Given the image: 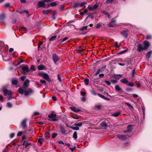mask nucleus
<instances>
[{"instance_id":"20","label":"nucleus","mask_w":152,"mask_h":152,"mask_svg":"<svg viewBox=\"0 0 152 152\" xmlns=\"http://www.w3.org/2000/svg\"><path fill=\"white\" fill-rule=\"evenodd\" d=\"M70 109H71V110L76 113H78V112H79L80 111V110L79 109H77L75 107H71L70 108Z\"/></svg>"},{"instance_id":"41","label":"nucleus","mask_w":152,"mask_h":152,"mask_svg":"<svg viewBox=\"0 0 152 152\" xmlns=\"http://www.w3.org/2000/svg\"><path fill=\"white\" fill-rule=\"evenodd\" d=\"M84 82L86 83V85H87L88 84L89 79L87 78L85 79L84 80Z\"/></svg>"},{"instance_id":"22","label":"nucleus","mask_w":152,"mask_h":152,"mask_svg":"<svg viewBox=\"0 0 152 152\" xmlns=\"http://www.w3.org/2000/svg\"><path fill=\"white\" fill-rule=\"evenodd\" d=\"M61 132L63 134H65L66 131L64 127L62 126H60L59 127Z\"/></svg>"},{"instance_id":"40","label":"nucleus","mask_w":152,"mask_h":152,"mask_svg":"<svg viewBox=\"0 0 152 152\" xmlns=\"http://www.w3.org/2000/svg\"><path fill=\"white\" fill-rule=\"evenodd\" d=\"M90 91L92 94H93L95 96L97 94L95 91L93 89L91 90Z\"/></svg>"},{"instance_id":"28","label":"nucleus","mask_w":152,"mask_h":152,"mask_svg":"<svg viewBox=\"0 0 152 152\" xmlns=\"http://www.w3.org/2000/svg\"><path fill=\"white\" fill-rule=\"evenodd\" d=\"M44 137L40 138L38 139V142L40 144H42V141L44 140Z\"/></svg>"},{"instance_id":"54","label":"nucleus","mask_w":152,"mask_h":152,"mask_svg":"<svg viewBox=\"0 0 152 152\" xmlns=\"http://www.w3.org/2000/svg\"><path fill=\"white\" fill-rule=\"evenodd\" d=\"M40 82L41 83L44 84L45 85L46 84V82L44 80H40Z\"/></svg>"},{"instance_id":"2","label":"nucleus","mask_w":152,"mask_h":152,"mask_svg":"<svg viewBox=\"0 0 152 152\" xmlns=\"http://www.w3.org/2000/svg\"><path fill=\"white\" fill-rule=\"evenodd\" d=\"M32 92V90L31 88H29L27 90H25L22 88L20 87V93L22 94H24L26 96H27Z\"/></svg>"},{"instance_id":"60","label":"nucleus","mask_w":152,"mask_h":152,"mask_svg":"<svg viewBox=\"0 0 152 152\" xmlns=\"http://www.w3.org/2000/svg\"><path fill=\"white\" fill-rule=\"evenodd\" d=\"M111 82L113 83H116L117 82V81L115 80L112 79L111 80Z\"/></svg>"},{"instance_id":"51","label":"nucleus","mask_w":152,"mask_h":152,"mask_svg":"<svg viewBox=\"0 0 152 152\" xmlns=\"http://www.w3.org/2000/svg\"><path fill=\"white\" fill-rule=\"evenodd\" d=\"M86 4V3L85 2H82L81 3H80V7H82Z\"/></svg>"},{"instance_id":"43","label":"nucleus","mask_w":152,"mask_h":152,"mask_svg":"<svg viewBox=\"0 0 152 152\" xmlns=\"http://www.w3.org/2000/svg\"><path fill=\"white\" fill-rule=\"evenodd\" d=\"M24 13H28V11L27 10H23L21 12L20 11V14H23Z\"/></svg>"},{"instance_id":"61","label":"nucleus","mask_w":152,"mask_h":152,"mask_svg":"<svg viewBox=\"0 0 152 152\" xmlns=\"http://www.w3.org/2000/svg\"><path fill=\"white\" fill-rule=\"evenodd\" d=\"M101 26V25L99 23H98L97 24L96 28H99Z\"/></svg>"},{"instance_id":"63","label":"nucleus","mask_w":152,"mask_h":152,"mask_svg":"<svg viewBox=\"0 0 152 152\" xmlns=\"http://www.w3.org/2000/svg\"><path fill=\"white\" fill-rule=\"evenodd\" d=\"M88 8L90 10H94V9H93V7L90 6L89 5H88Z\"/></svg>"},{"instance_id":"48","label":"nucleus","mask_w":152,"mask_h":152,"mask_svg":"<svg viewBox=\"0 0 152 152\" xmlns=\"http://www.w3.org/2000/svg\"><path fill=\"white\" fill-rule=\"evenodd\" d=\"M30 69L31 70L33 71H35V67L34 65H32L31 66V67H30Z\"/></svg>"},{"instance_id":"10","label":"nucleus","mask_w":152,"mask_h":152,"mask_svg":"<svg viewBox=\"0 0 152 152\" xmlns=\"http://www.w3.org/2000/svg\"><path fill=\"white\" fill-rule=\"evenodd\" d=\"M117 137L120 140H126L127 139V138L128 137V136H127V135H117Z\"/></svg>"},{"instance_id":"27","label":"nucleus","mask_w":152,"mask_h":152,"mask_svg":"<svg viewBox=\"0 0 152 152\" xmlns=\"http://www.w3.org/2000/svg\"><path fill=\"white\" fill-rule=\"evenodd\" d=\"M115 88L117 91H122V89L118 85H116L115 86Z\"/></svg>"},{"instance_id":"29","label":"nucleus","mask_w":152,"mask_h":152,"mask_svg":"<svg viewBox=\"0 0 152 152\" xmlns=\"http://www.w3.org/2000/svg\"><path fill=\"white\" fill-rule=\"evenodd\" d=\"M102 13L106 15H107V17L109 18H110V14L108 13V12L106 11H102Z\"/></svg>"},{"instance_id":"39","label":"nucleus","mask_w":152,"mask_h":152,"mask_svg":"<svg viewBox=\"0 0 152 152\" xmlns=\"http://www.w3.org/2000/svg\"><path fill=\"white\" fill-rule=\"evenodd\" d=\"M7 107L9 108H11L12 106V104L10 102H7Z\"/></svg>"},{"instance_id":"13","label":"nucleus","mask_w":152,"mask_h":152,"mask_svg":"<svg viewBox=\"0 0 152 152\" xmlns=\"http://www.w3.org/2000/svg\"><path fill=\"white\" fill-rule=\"evenodd\" d=\"M138 48L137 49V50L139 52H140L143 50H145V49H144V47H143V46L140 44L138 45Z\"/></svg>"},{"instance_id":"50","label":"nucleus","mask_w":152,"mask_h":152,"mask_svg":"<svg viewBox=\"0 0 152 152\" xmlns=\"http://www.w3.org/2000/svg\"><path fill=\"white\" fill-rule=\"evenodd\" d=\"M127 86H130L131 87H132L134 86V84L132 83H131L130 82H128V83H127Z\"/></svg>"},{"instance_id":"7","label":"nucleus","mask_w":152,"mask_h":152,"mask_svg":"<svg viewBox=\"0 0 152 152\" xmlns=\"http://www.w3.org/2000/svg\"><path fill=\"white\" fill-rule=\"evenodd\" d=\"M4 95L5 96H7L8 95L9 96H11L12 94V92L10 90H8L7 89H5L3 90Z\"/></svg>"},{"instance_id":"42","label":"nucleus","mask_w":152,"mask_h":152,"mask_svg":"<svg viewBox=\"0 0 152 152\" xmlns=\"http://www.w3.org/2000/svg\"><path fill=\"white\" fill-rule=\"evenodd\" d=\"M88 26H83L80 28V31H83L84 30H86L87 29Z\"/></svg>"},{"instance_id":"11","label":"nucleus","mask_w":152,"mask_h":152,"mask_svg":"<svg viewBox=\"0 0 152 152\" xmlns=\"http://www.w3.org/2000/svg\"><path fill=\"white\" fill-rule=\"evenodd\" d=\"M29 83L30 81L28 79H26L23 84V86L25 88L28 87L29 86Z\"/></svg>"},{"instance_id":"53","label":"nucleus","mask_w":152,"mask_h":152,"mask_svg":"<svg viewBox=\"0 0 152 152\" xmlns=\"http://www.w3.org/2000/svg\"><path fill=\"white\" fill-rule=\"evenodd\" d=\"M99 6L97 4H94V5L93 6V9H94V10L95 9L97 8Z\"/></svg>"},{"instance_id":"58","label":"nucleus","mask_w":152,"mask_h":152,"mask_svg":"<svg viewBox=\"0 0 152 152\" xmlns=\"http://www.w3.org/2000/svg\"><path fill=\"white\" fill-rule=\"evenodd\" d=\"M68 39H69L68 37H65L61 40V42H64L66 40Z\"/></svg>"},{"instance_id":"6","label":"nucleus","mask_w":152,"mask_h":152,"mask_svg":"<svg viewBox=\"0 0 152 152\" xmlns=\"http://www.w3.org/2000/svg\"><path fill=\"white\" fill-rule=\"evenodd\" d=\"M30 70L27 66H24L22 67L21 72L23 74H26V73L28 72Z\"/></svg>"},{"instance_id":"25","label":"nucleus","mask_w":152,"mask_h":152,"mask_svg":"<svg viewBox=\"0 0 152 152\" xmlns=\"http://www.w3.org/2000/svg\"><path fill=\"white\" fill-rule=\"evenodd\" d=\"M121 113L120 111L116 112L115 113H114L112 115L113 116L117 117L119 115H120Z\"/></svg>"},{"instance_id":"17","label":"nucleus","mask_w":152,"mask_h":152,"mask_svg":"<svg viewBox=\"0 0 152 152\" xmlns=\"http://www.w3.org/2000/svg\"><path fill=\"white\" fill-rule=\"evenodd\" d=\"M116 25V21L115 20H113L110 22L108 24V27H111Z\"/></svg>"},{"instance_id":"31","label":"nucleus","mask_w":152,"mask_h":152,"mask_svg":"<svg viewBox=\"0 0 152 152\" xmlns=\"http://www.w3.org/2000/svg\"><path fill=\"white\" fill-rule=\"evenodd\" d=\"M38 68L39 70H43L45 69V66L42 65H40L38 66Z\"/></svg>"},{"instance_id":"37","label":"nucleus","mask_w":152,"mask_h":152,"mask_svg":"<svg viewBox=\"0 0 152 152\" xmlns=\"http://www.w3.org/2000/svg\"><path fill=\"white\" fill-rule=\"evenodd\" d=\"M71 128L73 130H78L79 129V128L78 127H75V126H72V127H71Z\"/></svg>"},{"instance_id":"62","label":"nucleus","mask_w":152,"mask_h":152,"mask_svg":"<svg viewBox=\"0 0 152 152\" xmlns=\"http://www.w3.org/2000/svg\"><path fill=\"white\" fill-rule=\"evenodd\" d=\"M81 100L82 101L84 102L86 101V98L85 97H83L81 98Z\"/></svg>"},{"instance_id":"8","label":"nucleus","mask_w":152,"mask_h":152,"mask_svg":"<svg viewBox=\"0 0 152 152\" xmlns=\"http://www.w3.org/2000/svg\"><path fill=\"white\" fill-rule=\"evenodd\" d=\"M53 59L55 63H56L59 60V58L56 53H53Z\"/></svg>"},{"instance_id":"18","label":"nucleus","mask_w":152,"mask_h":152,"mask_svg":"<svg viewBox=\"0 0 152 152\" xmlns=\"http://www.w3.org/2000/svg\"><path fill=\"white\" fill-rule=\"evenodd\" d=\"M120 81L121 83H124V84H125L126 85H127L128 82V81L127 80V78H125L121 80Z\"/></svg>"},{"instance_id":"1","label":"nucleus","mask_w":152,"mask_h":152,"mask_svg":"<svg viewBox=\"0 0 152 152\" xmlns=\"http://www.w3.org/2000/svg\"><path fill=\"white\" fill-rule=\"evenodd\" d=\"M27 137L26 136L23 135L21 136V140L20 142L23 145L25 146V148L27 147L28 146L31 144L30 143H28L25 140L27 139Z\"/></svg>"},{"instance_id":"12","label":"nucleus","mask_w":152,"mask_h":152,"mask_svg":"<svg viewBox=\"0 0 152 152\" xmlns=\"http://www.w3.org/2000/svg\"><path fill=\"white\" fill-rule=\"evenodd\" d=\"M121 35L124 38H126L128 36L127 31V30H124L121 32Z\"/></svg>"},{"instance_id":"55","label":"nucleus","mask_w":152,"mask_h":152,"mask_svg":"<svg viewBox=\"0 0 152 152\" xmlns=\"http://www.w3.org/2000/svg\"><path fill=\"white\" fill-rule=\"evenodd\" d=\"M56 3L55 2H51L50 4V5L51 6H55L56 5Z\"/></svg>"},{"instance_id":"16","label":"nucleus","mask_w":152,"mask_h":152,"mask_svg":"<svg viewBox=\"0 0 152 152\" xmlns=\"http://www.w3.org/2000/svg\"><path fill=\"white\" fill-rule=\"evenodd\" d=\"M100 126L104 129H106L107 126V124L105 121H103L100 124Z\"/></svg>"},{"instance_id":"9","label":"nucleus","mask_w":152,"mask_h":152,"mask_svg":"<svg viewBox=\"0 0 152 152\" xmlns=\"http://www.w3.org/2000/svg\"><path fill=\"white\" fill-rule=\"evenodd\" d=\"M4 46V42L2 41H0V51L1 52L5 51V50Z\"/></svg>"},{"instance_id":"35","label":"nucleus","mask_w":152,"mask_h":152,"mask_svg":"<svg viewBox=\"0 0 152 152\" xmlns=\"http://www.w3.org/2000/svg\"><path fill=\"white\" fill-rule=\"evenodd\" d=\"M132 126L131 125H129L127 127V130H128L129 132H130L131 131L132 129Z\"/></svg>"},{"instance_id":"14","label":"nucleus","mask_w":152,"mask_h":152,"mask_svg":"<svg viewBox=\"0 0 152 152\" xmlns=\"http://www.w3.org/2000/svg\"><path fill=\"white\" fill-rule=\"evenodd\" d=\"M37 6L38 7H44L45 6L44 2L43 1H39L37 4Z\"/></svg>"},{"instance_id":"5","label":"nucleus","mask_w":152,"mask_h":152,"mask_svg":"<svg viewBox=\"0 0 152 152\" xmlns=\"http://www.w3.org/2000/svg\"><path fill=\"white\" fill-rule=\"evenodd\" d=\"M26 119L24 118L21 122V126L23 129L26 130L27 128V125L26 124Z\"/></svg>"},{"instance_id":"15","label":"nucleus","mask_w":152,"mask_h":152,"mask_svg":"<svg viewBox=\"0 0 152 152\" xmlns=\"http://www.w3.org/2000/svg\"><path fill=\"white\" fill-rule=\"evenodd\" d=\"M144 45V49H147L149 46V42L147 41H145L143 42Z\"/></svg>"},{"instance_id":"24","label":"nucleus","mask_w":152,"mask_h":152,"mask_svg":"<svg viewBox=\"0 0 152 152\" xmlns=\"http://www.w3.org/2000/svg\"><path fill=\"white\" fill-rule=\"evenodd\" d=\"M125 48L126 49L125 50L118 52V54L121 55L126 52L128 50V49L126 48Z\"/></svg>"},{"instance_id":"38","label":"nucleus","mask_w":152,"mask_h":152,"mask_svg":"<svg viewBox=\"0 0 152 152\" xmlns=\"http://www.w3.org/2000/svg\"><path fill=\"white\" fill-rule=\"evenodd\" d=\"M73 7L75 8H77L78 7H80V3L79 2H77L75 3Z\"/></svg>"},{"instance_id":"57","label":"nucleus","mask_w":152,"mask_h":152,"mask_svg":"<svg viewBox=\"0 0 152 152\" xmlns=\"http://www.w3.org/2000/svg\"><path fill=\"white\" fill-rule=\"evenodd\" d=\"M26 133V132L25 131H20V136H21L23 134H24Z\"/></svg>"},{"instance_id":"49","label":"nucleus","mask_w":152,"mask_h":152,"mask_svg":"<svg viewBox=\"0 0 152 152\" xmlns=\"http://www.w3.org/2000/svg\"><path fill=\"white\" fill-rule=\"evenodd\" d=\"M152 38V36L151 35H147L146 37V39H149Z\"/></svg>"},{"instance_id":"47","label":"nucleus","mask_w":152,"mask_h":152,"mask_svg":"<svg viewBox=\"0 0 152 152\" xmlns=\"http://www.w3.org/2000/svg\"><path fill=\"white\" fill-rule=\"evenodd\" d=\"M113 0H106L105 3L107 4L111 3L113 1Z\"/></svg>"},{"instance_id":"59","label":"nucleus","mask_w":152,"mask_h":152,"mask_svg":"<svg viewBox=\"0 0 152 152\" xmlns=\"http://www.w3.org/2000/svg\"><path fill=\"white\" fill-rule=\"evenodd\" d=\"M20 30H22L24 31H25L26 30V28L24 27H20Z\"/></svg>"},{"instance_id":"19","label":"nucleus","mask_w":152,"mask_h":152,"mask_svg":"<svg viewBox=\"0 0 152 152\" xmlns=\"http://www.w3.org/2000/svg\"><path fill=\"white\" fill-rule=\"evenodd\" d=\"M52 11L51 9H50L48 10H44L42 11V13L45 15H47L49 13L51 12Z\"/></svg>"},{"instance_id":"44","label":"nucleus","mask_w":152,"mask_h":152,"mask_svg":"<svg viewBox=\"0 0 152 152\" xmlns=\"http://www.w3.org/2000/svg\"><path fill=\"white\" fill-rule=\"evenodd\" d=\"M58 134L57 133H54L52 134V137L53 138H55L57 135Z\"/></svg>"},{"instance_id":"33","label":"nucleus","mask_w":152,"mask_h":152,"mask_svg":"<svg viewBox=\"0 0 152 152\" xmlns=\"http://www.w3.org/2000/svg\"><path fill=\"white\" fill-rule=\"evenodd\" d=\"M18 83V81L16 80H12V83L13 85H15Z\"/></svg>"},{"instance_id":"64","label":"nucleus","mask_w":152,"mask_h":152,"mask_svg":"<svg viewBox=\"0 0 152 152\" xmlns=\"http://www.w3.org/2000/svg\"><path fill=\"white\" fill-rule=\"evenodd\" d=\"M104 82L107 85L109 86L110 85L111 83H110L107 80H104Z\"/></svg>"},{"instance_id":"56","label":"nucleus","mask_w":152,"mask_h":152,"mask_svg":"<svg viewBox=\"0 0 152 152\" xmlns=\"http://www.w3.org/2000/svg\"><path fill=\"white\" fill-rule=\"evenodd\" d=\"M97 95L100 98H102L104 99L105 97L103 95H101L99 94H98Z\"/></svg>"},{"instance_id":"52","label":"nucleus","mask_w":152,"mask_h":152,"mask_svg":"<svg viewBox=\"0 0 152 152\" xmlns=\"http://www.w3.org/2000/svg\"><path fill=\"white\" fill-rule=\"evenodd\" d=\"M136 74L135 69H134L132 71V77H133Z\"/></svg>"},{"instance_id":"46","label":"nucleus","mask_w":152,"mask_h":152,"mask_svg":"<svg viewBox=\"0 0 152 152\" xmlns=\"http://www.w3.org/2000/svg\"><path fill=\"white\" fill-rule=\"evenodd\" d=\"M126 104L130 108L132 109H133V107L130 104L128 103H126Z\"/></svg>"},{"instance_id":"45","label":"nucleus","mask_w":152,"mask_h":152,"mask_svg":"<svg viewBox=\"0 0 152 152\" xmlns=\"http://www.w3.org/2000/svg\"><path fill=\"white\" fill-rule=\"evenodd\" d=\"M26 77V76H22L20 77V80L22 81H24Z\"/></svg>"},{"instance_id":"36","label":"nucleus","mask_w":152,"mask_h":152,"mask_svg":"<svg viewBox=\"0 0 152 152\" xmlns=\"http://www.w3.org/2000/svg\"><path fill=\"white\" fill-rule=\"evenodd\" d=\"M10 6V4L9 3H6L4 4V8L6 9Z\"/></svg>"},{"instance_id":"23","label":"nucleus","mask_w":152,"mask_h":152,"mask_svg":"<svg viewBox=\"0 0 152 152\" xmlns=\"http://www.w3.org/2000/svg\"><path fill=\"white\" fill-rule=\"evenodd\" d=\"M82 125H83L82 122H79L75 123L73 125L75 126H77V127H78V126L81 127V126H82Z\"/></svg>"},{"instance_id":"34","label":"nucleus","mask_w":152,"mask_h":152,"mask_svg":"<svg viewBox=\"0 0 152 152\" xmlns=\"http://www.w3.org/2000/svg\"><path fill=\"white\" fill-rule=\"evenodd\" d=\"M102 70L101 68L99 69L94 75L96 76L100 72H102Z\"/></svg>"},{"instance_id":"26","label":"nucleus","mask_w":152,"mask_h":152,"mask_svg":"<svg viewBox=\"0 0 152 152\" xmlns=\"http://www.w3.org/2000/svg\"><path fill=\"white\" fill-rule=\"evenodd\" d=\"M152 53V51H150L148 52L146 54V57L147 58H149L151 56V55Z\"/></svg>"},{"instance_id":"4","label":"nucleus","mask_w":152,"mask_h":152,"mask_svg":"<svg viewBox=\"0 0 152 152\" xmlns=\"http://www.w3.org/2000/svg\"><path fill=\"white\" fill-rule=\"evenodd\" d=\"M39 75L42 76L44 79L49 81L50 77L47 73L42 72L39 73Z\"/></svg>"},{"instance_id":"32","label":"nucleus","mask_w":152,"mask_h":152,"mask_svg":"<svg viewBox=\"0 0 152 152\" xmlns=\"http://www.w3.org/2000/svg\"><path fill=\"white\" fill-rule=\"evenodd\" d=\"M56 37L57 36L56 35L53 36L50 38L49 40L50 42L53 41L55 40Z\"/></svg>"},{"instance_id":"30","label":"nucleus","mask_w":152,"mask_h":152,"mask_svg":"<svg viewBox=\"0 0 152 152\" xmlns=\"http://www.w3.org/2000/svg\"><path fill=\"white\" fill-rule=\"evenodd\" d=\"M73 137L75 140H76L77 138V132L76 131L74 133L73 135Z\"/></svg>"},{"instance_id":"3","label":"nucleus","mask_w":152,"mask_h":152,"mask_svg":"<svg viewBox=\"0 0 152 152\" xmlns=\"http://www.w3.org/2000/svg\"><path fill=\"white\" fill-rule=\"evenodd\" d=\"M56 114L51 113L48 115L49 120L50 121H57L58 119L56 117Z\"/></svg>"},{"instance_id":"21","label":"nucleus","mask_w":152,"mask_h":152,"mask_svg":"<svg viewBox=\"0 0 152 152\" xmlns=\"http://www.w3.org/2000/svg\"><path fill=\"white\" fill-rule=\"evenodd\" d=\"M5 17L3 13L1 14L0 15V21L3 22Z\"/></svg>"}]
</instances>
